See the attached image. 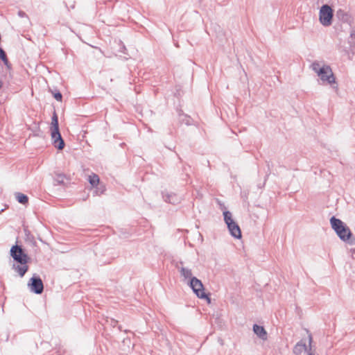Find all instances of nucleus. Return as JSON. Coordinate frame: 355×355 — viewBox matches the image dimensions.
Listing matches in <instances>:
<instances>
[{"mask_svg": "<svg viewBox=\"0 0 355 355\" xmlns=\"http://www.w3.org/2000/svg\"><path fill=\"white\" fill-rule=\"evenodd\" d=\"M253 331L254 334L261 339L263 340H267V332L263 327L255 324L253 325Z\"/></svg>", "mask_w": 355, "mask_h": 355, "instance_id": "obj_11", "label": "nucleus"}, {"mask_svg": "<svg viewBox=\"0 0 355 355\" xmlns=\"http://www.w3.org/2000/svg\"><path fill=\"white\" fill-rule=\"evenodd\" d=\"M27 126L28 129L31 132L30 135L35 137H40L42 135V131L38 121H34L31 124L27 125Z\"/></svg>", "mask_w": 355, "mask_h": 355, "instance_id": "obj_10", "label": "nucleus"}, {"mask_svg": "<svg viewBox=\"0 0 355 355\" xmlns=\"http://www.w3.org/2000/svg\"><path fill=\"white\" fill-rule=\"evenodd\" d=\"M330 223L332 229L336 232L340 240L345 242H350L352 233L350 229L340 219L332 216L330 219Z\"/></svg>", "mask_w": 355, "mask_h": 355, "instance_id": "obj_1", "label": "nucleus"}, {"mask_svg": "<svg viewBox=\"0 0 355 355\" xmlns=\"http://www.w3.org/2000/svg\"><path fill=\"white\" fill-rule=\"evenodd\" d=\"M180 275L184 277V279H191L192 277V272L191 269H189L187 268L182 267L180 270Z\"/></svg>", "mask_w": 355, "mask_h": 355, "instance_id": "obj_15", "label": "nucleus"}, {"mask_svg": "<svg viewBox=\"0 0 355 355\" xmlns=\"http://www.w3.org/2000/svg\"><path fill=\"white\" fill-rule=\"evenodd\" d=\"M96 187V188L94 191V193L97 196H100V195L103 194L105 191V187L103 184H101V185H99V187L97 186Z\"/></svg>", "mask_w": 355, "mask_h": 355, "instance_id": "obj_16", "label": "nucleus"}, {"mask_svg": "<svg viewBox=\"0 0 355 355\" xmlns=\"http://www.w3.org/2000/svg\"><path fill=\"white\" fill-rule=\"evenodd\" d=\"M336 17L339 20H341L343 21H347V20L349 19L348 13L341 8L337 10Z\"/></svg>", "mask_w": 355, "mask_h": 355, "instance_id": "obj_13", "label": "nucleus"}, {"mask_svg": "<svg viewBox=\"0 0 355 355\" xmlns=\"http://www.w3.org/2000/svg\"><path fill=\"white\" fill-rule=\"evenodd\" d=\"M53 96L58 101H61L62 99V95L60 92L54 93Z\"/></svg>", "mask_w": 355, "mask_h": 355, "instance_id": "obj_19", "label": "nucleus"}, {"mask_svg": "<svg viewBox=\"0 0 355 355\" xmlns=\"http://www.w3.org/2000/svg\"><path fill=\"white\" fill-rule=\"evenodd\" d=\"M311 69L317 73L322 81L327 82L329 84L336 83V78L330 66L323 64L322 67L318 62H314L311 65Z\"/></svg>", "mask_w": 355, "mask_h": 355, "instance_id": "obj_2", "label": "nucleus"}, {"mask_svg": "<svg viewBox=\"0 0 355 355\" xmlns=\"http://www.w3.org/2000/svg\"><path fill=\"white\" fill-rule=\"evenodd\" d=\"M51 139L52 144L58 150H62L64 147V141L59 131L58 119L54 113L51 119Z\"/></svg>", "mask_w": 355, "mask_h": 355, "instance_id": "obj_3", "label": "nucleus"}, {"mask_svg": "<svg viewBox=\"0 0 355 355\" xmlns=\"http://www.w3.org/2000/svg\"><path fill=\"white\" fill-rule=\"evenodd\" d=\"M354 253H355V250H354V252H353V254H352V257H354Z\"/></svg>", "mask_w": 355, "mask_h": 355, "instance_id": "obj_25", "label": "nucleus"}, {"mask_svg": "<svg viewBox=\"0 0 355 355\" xmlns=\"http://www.w3.org/2000/svg\"><path fill=\"white\" fill-rule=\"evenodd\" d=\"M119 329L121 330V326H119Z\"/></svg>", "mask_w": 355, "mask_h": 355, "instance_id": "obj_26", "label": "nucleus"}, {"mask_svg": "<svg viewBox=\"0 0 355 355\" xmlns=\"http://www.w3.org/2000/svg\"><path fill=\"white\" fill-rule=\"evenodd\" d=\"M313 341V338H312V336L311 334H309V347H310V349H309V351H311V343ZM308 355H315V354L311 352H308Z\"/></svg>", "mask_w": 355, "mask_h": 355, "instance_id": "obj_20", "label": "nucleus"}, {"mask_svg": "<svg viewBox=\"0 0 355 355\" xmlns=\"http://www.w3.org/2000/svg\"><path fill=\"white\" fill-rule=\"evenodd\" d=\"M223 216L230 234L236 239H240L241 231L238 224L233 220L232 213L229 211H223Z\"/></svg>", "mask_w": 355, "mask_h": 355, "instance_id": "obj_4", "label": "nucleus"}, {"mask_svg": "<svg viewBox=\"0 0 355 355\" xmlns=\"http://www.w3.org/2000/svg\"><path fill=\"white\" fill-rule=\"evenodd\" d=\"M189 286L193 293L200 299H207L210 302V298L204 291V286L202 282L196 277H192L189 281Z\"/></svg>", "mask_w": 355, "mask_h": 355, "instance_id": "obj_6", "label": "nucleus"}, {"mask_svg": "<svg viewBox=\"0 0 355 355\" xmlns=\"http://www.w3.org/2000/svg\"><path fill=\"white\" fill-rule=\"evenodd\" d=\"M28 260H29V257H28V255L26 254H25L24 252V270H23L24 275H25V273L27 272V270L28 269V267L26 265V263L28 261Z\"/></svg>", "mask_w": 355, "mask_h": 355, "instance_id": "obj_17", "label": "nucleus"}, {"mask_svg": "<svg viewBox=\"0 0 355 355\" xmlns=\"http://www.w3.org/2000/svg\"><path fill=\"white\" fill-rule=\"evenodd\" d=\"M28 287L32 293L41 294L44 291V284L40 277L33 275L28 283Z\"/></svg>", "mask_w": 355, "mask_h": 355, "instance_id": "obj_7", "label": "nucleus"}, {"mask_svg": "<svg viewBox=\"0 0 355 355\" xmlns=\"http://www.w3.org/2000/svg\"><path fill=\"white\" fill-rule=\"evenodd\" d=\"M10 255L18 262L19 265L16 268L19 274L22 276V268L20 266L22 264V249L17 245L12 246L10 250Z\"/></svg>", "mask_w": 355, "mask_h": 355, "instance_id": "obj_8", "label": "nucleus"}, {"mask_svg": "<svg viewBox=\"0 0 355 355\" xmlns=\"http://www.w3.org/2000/svg\"><path fill=\"white\" fill-rule=\"evenodd\" d=\"M88 180H89V184L93 187H96L99 184L100 179H99V177L96 174L92 173V175H90L89 176Z\"/></svg>", "mask_w": 355, "mask_h": 355, "instance_id": "obj_14", "label": "nucleus"}, {"mask_svg": "<svg viewBox=\"0 0 355 355\" xmlns=\"http://www.w3.org/2000/svg\"><path fill=\"white\" fill-rule=\"evenodd\" d=\"M28 198L27 196L24 194V205L28 202Z\"/></svg>", "mask_w": 355, "mask_h": 355, "instance_id": "obj_23", "label": "nucleus"}, {"mask_svg": "<svg viewBox=\"0 0 355 355\" xmlns=\"http://www.w3.org/2000/svg\"><path fill=\"white\" fill-rule=\"evenodd\" d=\"M118 321L115 320L114 319L110 320V324L113 327H115V325L117 324Z\"/></svg>", "mask_w": 355, "mask_h": 355, "instance_id": "obj_22", "label": "nucleus"}, {"mask_svg": "<svg viewBox=\"0 0 355 355\" xmlns=\"http://www.w3.org/2000/svg\"><path fill=\"white\" fill-rule=\"evenodd\" d=\"M17 198L19 202L22 203V194L19 193L17 196Z\"/></svg>", "mask_w": 355, "mask_h": 355, "instance_id": "obj_21", "label": "nucleus"}, {"mask_svg": "<svg viewBox=\"0 0 355 355\" xmlns=\"http://www.w3.org/2000/svg\"><path fill=\"white\" fill-rule=\"evenodd\" d=\"M334 12L332 8L327 4L321 6L319 12V20L324 26H329L332 24Z\"/></svg>", "mask_w": 355, "mask_h": 355, "instance_id": "obj_5", "label": "nucleus"}, {"mask_svg": "<svg viewBox=\"0 0 355 355\" xmlns=\"http://www.w3.org/2000/svg\"><path fill=\"white\" fill-rule=\"evenodd\" d=\"M26 232H27V230L25 228H24V233H25L26 235H27Z\"/></svg>", "mask_w": 355, "mask_h": 355, "instance_id": "obj_24", "label": "nucleus"}, {"mask_svg": "<svg viewBox=\"0 0 355 355\" xmlns=\"http://www.w3.org/2000/svg\"><path fill=\"white\" fill-rule=\"evenodd\" d=\"M0 59L2 60V61L4 62L5 64L8 65V58L6 57V53L1 48H0Z\"/></svg>", "mask_w": 355, "mask_h": 355, "instance_id": "obj_18", "label": "nucleus"}, {"mask_svg": "<svg viewBox=\"0 0 355 355\" xmlns=\"http://www.w3.org/2000/svg\"><path fill=\"white\" fill-rule=\"evenodd\" d=\"M162 197L165 202L171 204H178L180 201V198L174 193H162Z\"/></svg>", "mask_w": 355, "mask_h": 355, "instance_id": "obj_9", "label": "nucleus"}, {"mask_svg": "<svg viewBox=\"0 0 355 355\" xmlns=\"http://www.w3.org/2000/svg\"><path fill=\"white\" fill-rule=\"evenodd\" d=\"M307 350V347L305 343L302 340L298 342L294 347L293 353L295 355H301L303 352Z\"/></svg>", "mask_w": 355, "mask_h": 355, "instance_id": "obj_12", "label": "nucleus"}]
</instances>
